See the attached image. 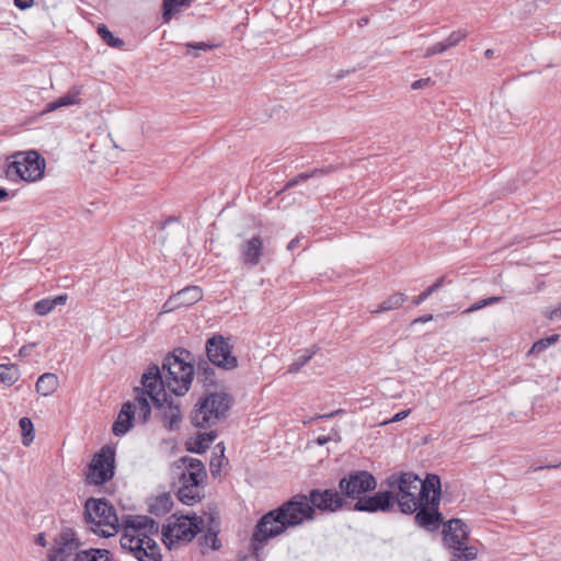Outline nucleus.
<instances>
[{
	"instance_id": "1",
	"label": "nucleus",
	"mask_w": 561,
	"mask_h": 561,
	"mask_svg": "<svg viewBox=\"0 0 561 561\" xmlns=\"http://www.w3.org/2000/svg\"><path fill=\"white\" fill-rule=\"evenodd\" d=\"M84 520L88 528L104 538L123 530L121 547L138 561H162L161 549L156 541L159 523L146 515H123L118 517L105 499H89L84 504Z\"/></svg>"
},
{
	"instance_id": "2",
	"label": "nucleus",
	"mask_w": 561,
	"mask_h": 561,
	"mask_svg": "<svg viewBox=\"0 0 561 561\" xmlns=\"http://www.w3.org/2000/svg\"><path fill=\"white\" fill-rule=\"evenodd\" d=\"M316 518L313 506L310 505L307 494L298 493L283 504L263 514L257 520L250 538V548L255 557L273 538L286 534Z\"/></svg>"
},
{
	"instance_id": "3",
	"label": "nucleus",
	"mask_w": 561,
	"mask_h": 561,
	"mask_svg": "<svg viewBox=\"0 0 561 561\" xmlns=\"http://www.w3.org/2000/svg\"><path fill=\"white\" fill-rule=\"evenodd\" d=\"M386 484L394 494V503L398 504L402 514L411 515L416 511V503L436 489L440 488V478L437 474L428 473L422 480L414 472H396L389 476Z\"/></svg>"
},
{
	"instance_id": "4",
	"label": "nucleus",
	"mask_w": 561,
	"mask_h": 561,
	"mask_svg": "<svg viewBox=\"0 0 561 561\" xmlns=\"http://www.w3.org/2000/svg\"><path fill=\"white\" fill-rule=\"evenodd\" d=\"M191 359L192 353L182 347L163 358L161 370L165 389L175 396H184L191 388L195 375Z\"/></svg>"
},
{
	"instance_id": "5",
	"label": "nucleus",
	"mask_w": 561,
	"mask_h": 561,
	"mask_svg": "<svg viewBox=\"0 0 561 561\" xmlns=\"http://www.w3.org/2000/svg\"><path fill=\"white\" fill-rule=\"evenodd\" d=\"M230 404L231 398L226 393L213 392L202 397L191 411V424L197 428L211 427L226 417Z\"/></svg>"
},
{
	"instance_id": "6",
	"label": "nucleus",
	"mask_w": 561,
	"mask_h": 561,
	"mask_svg": "<svg viewBox=\"0 0 561 561\" xmlns=\"http://www.w3.org/2000/svg\"><path fill=\"white\" fill-rule=\"evenodd\" d=\"M5 175L10 181L36 182L43 179L45 159L36 150L18 151L10 157Z\"/></svg>"
},
{
	"instance_id": "7",
	"label": "nucleus",
	"mask_w": 561,
	"mask_h": 561,
	"mask_svg": "<svg viewBox=\"0 0 561 561\" xmlns=\"http://www.w3.org/2000/svg\"><path fill=\"white\" fill-rule=\"evenodd\" d=\"M203 527L204 520L197 515L176 516L174 514L163 525L161 538L164 545L171 549L176 543L192 541Z\"/></svg>"
},
{
	"instance_id": "8",
	"label": "nucleus",
	"mask_w": 561,
	"mask_h": 561,
	"mask_svg": "<svg viewBox=\"0 0 561 561\" xmlns=\"http://www.w3.org/2000/svg\"><path fill=\"white\" fill-rule=\"evenodd\" d=\"M469 527L461 519L454 518L444 524L442 536L445 547H447L453 560L471 561L477 558V549L468 546Z\"/></svg>"
},
{
	"instance_id": "9",
	"label": "nucleus",
	"mask_w": 561,
	"mask_h": 561,
	"mask_svg": "<svg viewBox=\"0 0 561 561\" xmlns=\"http://www.w3.org/2000/svg\"><path fill=\"white\" fill-rule=\"evenodd\" d=\"M81 540L76 530L62 527L55 536L47 553V561H75L81 549Z\"/></svg>"
},
{
	"instance_id": "10",
	"label": "nucleus",
	"mask_w": 561,
	"mask_h": 561,
	"mask_svg": "<svg viewBox=\"0 0 561 561\" xmlns=\"http://www.w3.org/2000/svg\"><path fill=\"white\" fill-rule=\"evenodd\" d=\"M442 486L432 492L428 497L416 503L414 520L415 524L427 530L436 531L443 523V515L439 512Z\"/></svg>"
},
{
	"instance_id": "11",
	"label": "nucleus",
	"mask_w": 561,
	"mask_h": 561,
	"mask_svg": "<svg viewBox=\"0 0 561 561\" xmlns=\"http://www.w3.org/2000/svg\"><path fill=\"white\" fill-rule=\"evenodd\" d=\"M377 488V480L366 470H353L345 474L339 481V489L344 499L358 501L367 492H371Z\"/></svg>"
},
{
	"instance_id": "12",
	"label": "nucleus",
	"mask_w": 561,
	"mask_h": 561,
	"mask_svg": "<svg viewBox=\"0 0 561 561\" xmlns=\"http://www.w3.org/2000/svg\"><path fill=\"white\" fill-rule=\"evenodd\" d=\"M115 453L104 446L96 453L87 472V483L92 485H103L114 477Z\"/></svg>"
},
{
	"instance_id": "13",
	"label": "nucleus",
	"mask_w": 561,
	"mask_h": 561,
	"mask_svg": "<svg viewBox=\"0 0 561 561\" xmlns=\"http://www.w3.org/2000/svg\"><path fill=\"white\" fill-rule=\"evenodd\" d=\"M206 355L213 365L224 370L238 367V359L232 355V346L220 334H215L206 341Z\"/></svg>"
},
{
	"instance_id": "14",
	"label": "nucleus",
	"mask_w": 561,
	"mask_h": 561,
	"mask_svg": "<svg viewBox=\"0 0 561 561\" xmlns=\"http://www.w3.org/2000/svg\"><path fill=\"white\" fill-rule=\"evenodd\" d=\"M142 388H136V393L145 392L149 397L156 408H162L167 402L165 385L161 368L151 365L141 377Z\"/></svg>"
},
{
	"instance_id": "15",
	"label": "nucleus",
	"mask_w": 561,
	"mask_h": 561,
	"mask_svg": "<svg viewBox=\"0 0 561 561\" xmlns=\"http://www.w3.org/2000/svg\"><path fill=\"white\" fill-rule=\"evenodd\" d=\"M394 494L390 490L379 491L373 495H364L354 504V510L365 513H386L394 506Z\"/></svg>"
},
{
	"instance_id": "16",
	"label": "nucleus",
	"mask_w": 561,
	"mask_h": 561,
	"mask_svg": "<svg viewBox=\"0 0 561 561\" xmlns=\"http://www.w3.org/2000/svg\"><path fill=\"white\" fill-rule=\"evenodd\" d=\"M307 496L314 512L319 510L334 513L341 510L345 504V499L342 493H339L334 489H312Z\"/></svg>"
},
{
	"instance_id": "17",
	"label": "nucleus",
	"mask_w": 561,
	"mask_h": 561,
	"mask_svg": "<svg viewBox=\"0 0 561 561\" xmlns=\"http://www.w3.org/2000/svg\"><path fill=\"white\" fill-rule=\"evenodd\" d=\"M264 240L260 234H254L239 244V259L243 268L256 267L264 256Z\"/></svg>"
},
{
	"instance_id": "18",
	"label": "nucleus",
	"mask_w": 561,
	"mask_h": 561,
	"mask_svg": "<svg viewBox=\"0 0 561 561\" xmlns=\"http://www.w3.org/2000/svg\"><path fill=\"white\" fill-rule=\"evenodd\" d=\"M180 462L184 466V470L180 474V484H190L191 486H204L207 477L204 463L196 458L182 457Z\"/></svg>"
},
{
	"instance_id": "19",
	"label": "nucleus",
	"mask_w": 561,
	"mask_h": 561,
	"mask_svg": "<svg viewBox=\"0 0 561 561\" xmlns=\"http://www.w3.org/2000/svg\"><path fill=\"white\" fill-rule=\"evenodd\" d=\"M203 298V290L198 286H186L172 295L162 306L163 312H171L182 306H191Z\"/></svg>"
},
{
	"instance_id": "20",
	"label": "nucleus",
	"mask_w": 561,
	"mask_h": 561,
	"mask_svg": "<svg viewBox=\"0 0 561 561\" xmlns=\"http://www.w3.org/2000/svg\"><path fill=\"white\" fill-rule=\"evenodd\" d=\"M135 417V404L130 401L122 405L119 414L113 424V434L115 436L125 435L133 425Z\"/></svg>"
},
{
	"instance_id": "21",
	"label": "nucleus",
	"mask_w": 561,
	"mask_h": 561,
	"mask_svg": "<svg viewBox=\"0 0 561 561\" xmlns=\"http://www.w3.org/2000/svg\"><path fill=\"white\" fill-rule=\"evenodd\" d=\"M158 409L161 410V419L164 427L169 431L178 430L182 420L180 407L167 399V402L163 403L162 408Z\"/></svg>"
},
{
	"instance_id": "22",
	"label": "nucleus",
	"mask_w": 561,
	"mask_h": 561,
	"mask_svg": "<svg viewBox=\"0 0 561 561\" xmlns=\"http://www.w3.org/2000/svg\"><path fill=\"white\" fill-rule=\"evenodd\" d=\"M210 364L209 360L204 358H201L196 364V378L204 387H215L217 383L216 371Z\"/></svg>"
},
{
	"instance_id": "23",
	"label": "nucleus",
	"mask_w": 561,
	"mask_h": 561,
	"mask_svg": "<svg viewBox=\"0 0 561 561\" xmlns=\"http://www.w3.org/2000/svg\"><path fill=\"white\" fill-rule=\"evenodd\" d=\"M68 299L67 294L58 295L54 298H44L36 301L33 306V310L38 316H47L57 306H62L66 304Z\"/></svg>"
},
{
	"instance_id": "24",
	"label": "nucleus",
	"mask_w": 561,
	"mask_h": 561,
	"mask_svg": "<svg viewBox=\"0 0 561 561\" xmlns=\"http://www.w3.org/2000/svg\"><path fill=\"white\" fill-rule=\"evenodd\" d=\"M204 486H191L190 484H180L178 489V499L185 505H194L199 502L203 494Z\"/></svg>"
},
{
	"instance_id": "25",
	"label": "nucleus",
	"mask_w": 561,
	"mask_h": 561,
	"mask_svg": "<svg viewBox=\"0 0 561 561\" xmlns=\"http://www.w3.org/2000/svg\"><path fill=\"white\" fill-rule=\"evenodd\" d=\"M59 386L58 377L53 373L41 375L35 383L37 393L43 397L53 394Z\"/></svg>"
},
{
	"instance_id": "26",
	"label": "nucleus",
	"mask_w": 561,
	"mask_h": 561,
	"mask_svg": "<svg viewBox=\"0 0 561 561\" xmlns=\"http://www.w3.org/2000/svg\"><path fill=\"white\" fill-rule=\"evenodd\" d=\"M172 506L173 501L171 495L169 493H162L149 502L148 511L156 516H162L169 513Z\"/></svg>"
},
{
	"instance_id": "27",
	"label": "nucleus",
	"mask_w": 561,
	"mask_h": 561,
	"mask_svg": "<svg viewBox=\"0 0 561 561\" xmlns=\"http://www.w3.org/2000/svg\"><path fill=\"white\" fill-rule=\"evenodd\" d=\"M79 95H80V90L75 87V88L70 89L65 95L48 103L46 106V111L51 112V111H55V110L64 107V106L79 104L80 103Z\"/></svg>"
},
{
	"instance_id": "28",
	"label": "nucleus",
	"mask_w": 561,
	"mask_h": 561,
	"mask_svg": "<svg viewBox=\"0 0 561 561\" xmlns=\"http://www.w3.org/2000/svg\"><path fill=\"white\" fill-rule=\"evenodd\" d=\"M75 561H113V554L107 549L89 548L77 554Z\"/></svg>"
},
{
	"instance_id": "29",
	"label": "nucleus",
	"mask_w": 561,
	"mask_h": 561,
	"mask_svg": "<svg viewBox=\"0 0 561 561\" xmlns=\"http://www.w3.org/2000/svg\"><path fill=\"white\" fill-rule=\"evenodd\" d=\"M333 171H334V167L332 164H330L324 168H316L312 171L299 173L293 180L287 182V184L285 185V188L294 187L295 185L299 184L300 182L307 181L312 178L328 175Z\"/></svg>"
},
{
	"instance_id": "30",
	"label": "nucleus",
	"mask_w": 561,
	"mask_h": 561,
	"mask_svg": "<svg viewBox=\"0 0 561 561\" xmlns=\"http://www.w3.org/2000/svg\"><path fill=\"white\" fill-rule=\"evenodd\" d=\"M318 351V346H312L311 348L299 351L294 362L288 366V373H298L316 355Z\"/></svg>"
},
{
	"instance_id": "31",
	"label": "nucleus",
	"mask_w": 561,
	"mask_h": 561,
	"mask_svg": "<svg viewBox=\"0 0 561 561\" xmlns=\"http://www.w3.org/2000/svg\"><path fill=\"white\" fill-rule=\"evenodd\" d=\"M191 2L192 0H163V22L169 23L175 13L180 12L182 8L188 7Z\"/></svg>"
},
{
	"instance_id": "32",
	"label": "nucleus",
	"mask_w": 561,
	"mask_h": 561,
	"mask_svg": "<svg viewBox=\"0 0 561 561\" xmlns=\"http://www.w3.org/2000/svg\"><path fill=\"white\" fill-rule=\"evenodd\" d=\"M405 301V295L401 293H396L391 296H389L387 299H385L375 310H373V313H381L390 310L398 309L403 305Z\"/></svg>"
},
{
	"instance_id": "33",
	"label": "nucleus",
	"mask_w": 561,
	"mask_h": 561,
	"mask_svg": "<svg viewBox=\"0 0 561 561\" xmlns=\"http://www.w3.org/2000/svg\"><path fill=\"white\" fill-rule=\"evenodd\" d=\"M19 377V368L14 364H0V380L5 386H12L18 381Z\"/></svg>"
},
{
	"instance_id": "34",
	"label": "nucleus",
	"mask_w": 561,
	"mask_h": 561,
	"mask_svg": "<svg viewBox=\"0 0 561 561\" xmlns=\"http://www.w3.org/2000/svg\"><path fill=\"white\" fill-rule=\"evenodd\" d=\"M217 433L215 431L201 433L195 439V447L191 448L193 453L203 454L205 453L210 444L216 439Z\"/></svg>"
},
{
	"instance_id": "35",
	"label": "nucleus",
	"mask_w": 561,
	"mask_h": 561,
	"mask_svg": "<svg viewBox=\"0 0 561 561\" xmlns=\"http://www.w3.org/2000/svg\"><path fill=\"white\" fill-rule=\"evenodd\" d=\"M218 528L208 527L204 535L199 538V545L204 547H210L214 550H218L221 547V542L218 539Z\"/></svg>"
},
{
	"instance_id": "36",
	"label": "nucleus",
	"mask_w": 561,
	"mask_h": 561,
	"mask_svg": "<svg viewBox=\"0 0 561 561\" xmlns=\"http://www.w3.org/2000/svg\"><path fill=\"white\" fill-rule=\"evenodd\" d=\"M136 401L138 404V416L142 423H147L151 415V408L144 391L136 394Z\"/></svg>"
},
{
	"instance_id": "37",
	"label": "nucleus",
	"mask_w": 561,
	"mask_h": 561,
	"mask_svg": "<svg viewBox=\"0 0 561 561\" xmlns=\"http://www.w3.org/2000/svg\"><path fill=\"white\" fill-rule=\"evenodd\" d=\"M22 431V444L28 446L34 439V426L31 419L24 416L19 421Z\"/></svg>"
},
{
	"instance_id": "38",
	"label": "nucleus",
	"mask_w": 561,
	"mask_h": 561,
	"mask_svg": "<svg viewBox=\"0 0 561 561\" xmlns=\"http://www.w3.org/2000/svg\"><path fill=\"white\" fill-rule=\"evenodd\" d=\"M98 34L111 47L118 48L124 44L123 39L115 37L105 24L98 26Z\"/></svg>"
},
{
	"instance_id": "39",
	"label": "nucleus",
	"mask_w": 561,
	"mask_h": 561,
	"mask_svg": "<svg viewBox=\"0 0 561 561\" xmlns=\"http://www.w3.org/2000/svg\"><path fill=\"white\" fill-rule=\"evenodd\" d=\"M559 340V334H552L548 337L541 339L534 343V345L530 348V353H542L546 351L549 346L554 344Z\"/></svg>"
},
{
	"instance_id": "40",
	"label": "nucleus",
	"mask_w": 561,
	"mask_h": 561,
	"mask_svg": "<svg viewBox=\"0 0 561 561\" xmlns=\"http://www.w3.org/2000/svg\"><path fill=\"white\" fill-rule=\"evenodd\" d=\"M468 36V32L466 30H457L449 34L446 41L442 42L445 46L446 50L457 46L462 39Z\"/></svg>"
},
{
	"instance_id": "41",
	"label": "nucleus",
	"mask_w": 561,
	"mask_h": 561,
	"mask_svg": "<svg viewBox=\"0 0 561 561\" xmlns=\"http://www.w3.org/2000/svg\"><path fill=\"white\" fill-rule=\"evenodd\" d=\"M501 300H502V297H500V296H492V297H489L485 299H481V300L474 302L473 305H471L468 309H466L465 313L476 312L484 307L494 305Z\"/></svg>"
},
{
	"instance_id": "42",
	"label": "nucleus",
	"mask_w": 561,
	"mask_h": 561,
	"mask_svg": "<svg viewBox=\"0 0 561 561\" xmlns=\"http://www.w3.org/2000/svg\"><path fill=\"white\" fill-rule=\"evenodd\" d=\"M185 47L187 48L186 55H188L191 49L206 51V50H210V49L215 48L216 46L213 44L204 43V42H199V43L190 42V43L185 44Z\"/></svg>"
},
{
	"instance_id": "43",
	"label": "nucleus",
	"mask_w": 561,
	"mask_h": 561,
	"mask_svg": "<svg viewBox=\"0 0 561 561\" xmlns=\"http://www.w3.org/2000/svg\"><path fill=\"white\" fill-rule=\"evenodd\" d=\"M444 51H446V48H445V46L443 45V43H442V42H439V43H436V44H434V45L430 46V47L426 49V51H425V54H424V57H425V58H430V57H432V56H434V55H436V54H442V53H444Z\"/></svg>"
},
{
	"instance_id": "44",
	"label": "nucleus",
	"mask_w": 561,
	"mask_h": 561,
	"mask_svg": "<svg viewBox=\"0 0 561 561\" xmlns=\"http://www.w3.org/2000/svg\"><path fill=\"white\" fill-rule=\"evenodd\" d=\"M546 317L551 321H557L561 319V304H559L556 308L546 311Z\"/></svg>"
},
{
	"instance_id": "45",
	"label": "nucleus",
	"mask_w": 561,
	"mask_h": 561,
	"mask_svg": "<svg viewBox=\"0 0 561 561\" xmlns=\"http://www.w3.org/2000/svg\"><path fill=\"white\" fill-rule=\"evenodd\" d=\"M411 413V410L410 409H407V410H402L398 413H396L390 420L388 421H385L383 423L385 424H388V423H394V422H399V421H402L404 420L407 416H409Z\"/></svg>"
},
{
	"instance_id": "46",
	"label": "nucleus",
	"mask_w": 561,
	"mask_h": 561,
	"mask_svg": "<svg viewBox=\"0 0 561 561\" xmlns=\"http://www.w3.org/2000/svg\"><path fill=\"white\" fill-rule=\"evenodd\" d=\"M432 80L431 78H423V79H419V80H415L412 84H411V88L413 90H419V89H422V88H425L430 84H432Z\"/></svg>"
},
{
	"instance_id": "47",
	"label": "nucleus",
	"mask_w": 561,
	"mask_h": 561,
	"mask_svg": "<svg viewBox=\"0 0 561 561\" xmlns=\"http://www.w3.org/2000/svg\"><path fill=\"white\" fill-rule=\"evenodd\" d=\"M13 4L20 10H26L33 7L34 0H13Z\"/></svg>"
},
{
	"instance_id": "48",
	"label": "nucleus",
	"mask_w": 561,
	"mask_h": 561,
	"mask_svg": "<svg viewBox=\"0 0 561 561\" xmlns=\"http://www.w3.org/2000/svg\"><path fill=\"white\" fill-rule=\"evenodd\" d=\"M445 277L438 278L432 286H430L426 290L430 293V295L437 291L444 284Z\"/></svg>"
},
{
	"instance_id": "49",
	"label": "nucleus",
	"mask_w": 561,
	"mask_h": 561,
	"mask_svg": "<svg viewBox=\"0 0 561 561\" xmlns=\"http://www.w3.org/2000/svg\"><path fill=\"white\" fill-rule=\"evenodd\" d=\"M430 296H431L430 293L427 290H424L423 293H421L419 296H416L413 299V305L419 306V305L423 304Z\"/></svg>"
},
{
	"instance_id": "50",
	"label": "nucleus",
	"mask_w": 561,
	"mask_h": 561,
	"mask_svg": "<svg viewBox=\"0 0 561 561\" xmlns=\"http://www.w3.org/2000/svg\"><path fill=\"white\" fill-rule=\"evenodd\" d=\"M35 543L41 546V547H46L47 546V540H46V536H45L44 533L37 534V536L35 538Z\"/></svg>"
},
{
	"instance_id": "51",
	"label": "nucleus",
	"mask_w": 561,
	"mask_h": 561,
	"mask_svg": "<svg viewBox=\"0 0 561 561\" xmlns=\"http://www.w3.org/2000/svg\"><path fill=\"white\" fill-rule=\"evenodd\" d=\"M331 439H332V437L329 435H320L317 437L316 442L318 445L323 446V445L328 444Z\"/></svg>"
},
{
	"instance_id": "52",
	"label": "nucleus",
	"mask_w": 561,
	"mask_h": 561,
	"mask_svg": "<svg viewBox=\"0 0 561 561\" xmlns=\"http://www.w3.org/2000/svg\"><path fill=\"white\" fill-rule=\"evenodd\" d=\"M299 242H300V238L299 237H296L294 238L287 245V250L288 251H293L295 250L296 248L299 247Z\"/></svg>"
},
{
	"instance_id": "53",
	"label": "nucleus",
	"mask_w": 561,
	"mask_h": 561,
	"mask_svg": "<svg viewBox=\"0 0 561 561\" xmlns=\"http://www.w3.org/2000/svg\"><path fill=\"white\" fill-rule=\"evenodd\" d=\"M433 319L432 314H425L414 320V323H426Z\"/></svg>"
},
{
	"instance_id": "54",
	"label": "nucleus",
	"mask_w": 561,
	"mask_h": 561,
	"mask_svg": "<svg viewBox=\"0 0 561 561\" xmlns=\"http://www.w3.org/2000/svg\"><path fill=\"white\" fill-rule=\"evenodd\" d=\"M34 345H24L20 348V355L22 356H25L28 354V351H31V348L33 347Z\"/></svg>"
},
{
	"instance_id": "55",
	"label": "nucleus",
	"mask_w": 561,
	"mask_h": 561,
	"mask_svg": "<svg viewBox=\"0 0 561 561\" xmlns=\"http://www.w3.org/2000/svg\"><path fill=\"white\" fill-rule=\"evenodd\" d=\"M341 412V410H336L332 413H329V414H321V415H318L316 419H330L336 414H339Z\"/></svg>"
},
{
	"instance_id": "56",
	"label": "nucleus",
	"mask_w": 561,
	"mask_h": 561,
	"mask_svg": "<svg viewBox=\"0 0 561 561\" xmlns=\"http://www.w3.org/2000/svg\"><path fill=\"white\" fill-rule=\"evenodd\" d=\"M9 196V193L5 188H0V201L5 199Z\"/></svg>"
},
{
	"instance_id": "57",
	"label": "nucleus",
	"mask_w": 561,
	"mask_h": 561,
	"mask_svg": "<svg viewBox=\"0 0 561 561\" xmlns=\"http://www.w3.org/2000/svg\"><path fill=\"white\" fill-rule=\"evenodd\" d=\"M493 55H494V50H493V49H490V48H489V49H486V50L484 51V56H485L486 58H491Z\"/></svg>"
},
{
	"instance_id": "58",
	"label": "nucleus",
	"mask_w": 561,
	"mask_h": 561,
	"mask_svg": "<svg viewBox=\"0 0 561 561\" xmlns=\"http://www.w3.org/2000/svg\"><path fill=\"white\" fill-rule=\"evenodd\" d=\"M367 22H368V19H367V18H363V19H360L359 24H360V25H363V24H367Z\"/></svg>"
},
{
	"instance_id": "59",
	"label": "nucleus",
	"mask_w": 561,
	"mask_h": 561,
	"mask_svg": "<svg viewBox=\"0 0 561 561\" xmlns=\"http://www.w3.org/2000/svg\"><path fill=\"white\" fill-rule=\"evenodd\" d=\"M453 561H460V560H453Z\"/></svg>"
}]
</instances>
